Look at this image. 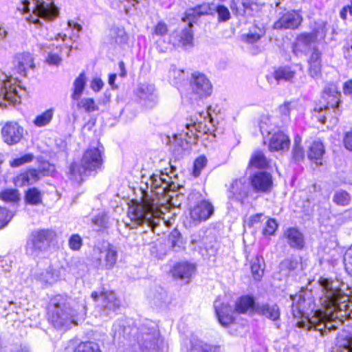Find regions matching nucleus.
Wrapping results in <instances>:
<instances>
[{
    "label": "nucleus",
    "instance_id": "obj_1",
    "mask_svg": "<svg viewBox=\"0 0 352 352\" xmlns=\"http://www.w3.org/2000/svg\"><path fill=\"white\" fill-rule=\"evenodd\" d=\"M318 282L322 292L319 301L322 309L315 311L307 322H299V327L314 328L323 335L324 329H335L344 318H352V303L349 296L342 294V283L338 280L320 278Z\"/></svg>",
    "mask_w": 352,
    "mask_h": 352
},
{
    "label": "nucleus",
    "instance_id": "obj_2",
    "mask_svg": "<svg viewBox=\"0 0 352 352\" xmlns=\"http://www.w3.org/2000/svg\"><path fill=\"white\" fill-rule=\"evenodd\" d=\"M52 303L50 320L56 328H69L72 324L76 325L78 321L83 320L86 315L85 306L71 307L70 303L67 302L63 296H56Z\"/></svg>",
    "mask_w": 352,
    "mask_h": 352
},
{
    "label": "nucleus",
    "instance_id": "obj_3",
    "mask_svg": "<svg viewBox=\"0 0 352 352\" xmlns=\"http://www.w3.org/2000/svg\"><path fill=\"white\" fill-rule=\"evenodd\" d=\"M159 203L153 198H148L145 192L141 203L134 202L129 208V215L138 224L146 223L154 232L160 221L163 220V211L159 208Z\"/></svg>",
    "mask_w": 352,
    "mask_h": 352
},
{
    "label": "nucleus",
    "instance_id": "obj_4",
    "mask_svg": "<svg viewBox=\"0 0 352 352\" xmlns=\"http://www.w3.org/2000/svg\"><path fill=\"white\" fill-rule=\"evenodd\" d=\"M102 164L101 152L96 148H90L84 153L80 163L74 162L70 165L71 179L80 182L88 173L100 168Z\"/></svg>",
    "mask_w": 352,
    "mask_h": 352
},
{
    "label": "nucleus",
    "instance_id": "obj_5",
    "mask_svg": "<svg viewBox=\"0 0 352 352\" xmlns=\"http://www.w3.org/2000/svg\"><path fill=\"white\" fill-rule=\"evenodd\" d=\"M19 10L23 12L32 11L28 20L35 24L39 23L38 18L44 20H52L58 15V10L53 5L52 0H24Z\"/></svg>",
    "mask_w": 352,
    "mask_h": 352
},
{
    "label": "nucleus",
    "instance_id": "obj_6",
    "mask_svg": "<svg viewBox=\"0 0 352 352\" xmlns=\"http://www.w3.org/2000/svg\"><path fill=\"white\" fill-rule=\"evenodd\" d=\"M54 236L55 233L49 230H40L33 232L26 243V254L32 256H38L40 252L47 249Z\"/></svg>",
    "mask_w": 352,
    "mask_h": 352
},
{
    "label": "nucleus",
    "instance_id": "obj_7",
    "mask_svg": "<svg viewBox=\"0 0 352 352\" xmlns=\"http://www.w3.org/2000/svg\"><path fill=\"white\" fill-rule=\"evenodd\" d=\"M16 78L8 76L0 73V107H6V102L16 103L19 102V96Z\"/></svg>",
    "mask_w": 352,
    "mask_h": 352
},
{
    "label": "nucleus",
    "instance_id": "obj_8",
    "mask_svg": "<svg viewBox=\"0 0 352 352\" xmlns=\"http://www.w3.org/2000/svg\"><path fill=\"white\" fill-rule=\"evenodd\" d=\"M212 120L208 112L199 113V118L191 119L190 122L185 125L186 131H183L184 135L188 138L195 135V133L206 134L213 131Z\"/></svg>",
    "mask_w": 352,
    "mask_h": 352
},
{
    "label": "nucleus",
    "instance_id": "obj_9",
    "mask_svg": "<svg viewBox=\"0 0 352 352\" xmlns=\"http://www.w3.org/2000/svg\"><path fill=\"white\" fill-rule=\"evenodd\" d=\"M190 87L192 93L199 98L207 97L212 93V85L206 76L202 74L192 75Z\"/></svg>",
    "mask_w": 352,
    "mask_h": 352
},
{
    "label": "nucleus",
    "instance_id": "obj_10",
    "mask_svg": "<svg viewBox=\"0 0 352 352\" xmlns=\"http://www.w3.org/2000/svg\"><path fill=\"white\" fill-rule=\"evenodd\" d=\"M228 198L231 200L243 203L248 197L249 184L245 178L236 179L228 187Z\"/></svg>",
    "mask_w": 352,
    "mask_h": 352
},
{
    "label": "nucleus",
    "instance_id": "obj_11",
    "mask_svg": "<svg viewBox=\"0 0 352 352\" xmlns=\"http://www.w3.org/2000/svg\"><path fill=\"white\" fill-rule=\"evenodd\" d=\"M309 296L310 294L308 292H300L298 295L291 296L294 317L303 315L309 309L313 311L314 305Z\"/></svg>",
    "mask_w": 352,
    "mask_h": 352
},
{
    "label": "nucleus",
    "instance_id": "obj_12",
    "mask_svg": "<svg viewBox=\"0 0 352 352\" xmlns=\"http://www.w3.org/2000/svg\"><path fill=\"white\" fill-rule=\"evenodd\" d=\"M35 279L43 287H49L57 283L61 278V270L49 266L47 268L37 272Z\"/></svg>",
    "mask_w": 352,
    "mask_h": 352
},
{
    "label": "nucleus",
    "instance_id": "obj_13",
    "mask_svg": "<svg viewBox=\"0 0 352 352\" xmlns=\"http://www.w3.org/2000/svg\"><path fill=\"white\" fill-rule=\"evenodd\" d=\"M214 212L213 206L206 200H202L190 210V218L195 223L206 221Z\"/></svg>",
    "mask_w": 352,
    "mask_h": 352
},
{
    "label": "nucleus",
    "instance_id": "obj_14",
    "mask_svg": "<svg viewBox=\"0 0 352 352\" xmlns=\"http://www.w3.org/2000/svg\"><path fill=\"white\" fill-rule=\"evenodd\" d=\"M13 65L14 74H18L21 76H25L27 71L34 67L33 57L28 52L17 54L14 56Z\"/></svg>",
    "mask_w": 352,
    "mask_h": 352
},
{
    "label": "nucleus",
    "instance_id": "obj_15",
    "mask_svg": "<svg viewBox=\"0 0 352 352\" xmlns=\"http://www.w3.org/2000/svg\"><path fill=\"white\" fill-rule=\"evenodd\" d=\"M170 42L176 47H188L193 45V33L192 27L187 25V27L181 31L174 32L170 37Z\"/></svg>",
    "mask_w": 352,
    "mask_h": 352
},
{
    "label": "nucleus",
    "instance_id": "obj_16",
    "mask_svg": "<svg viewBox=\"0 0 352 352\" xmlns=\"http://www.w3.org/2000/svg\"><path fill=\"white\" fill-rule=\"evenodd\" d=\"M137 96L144 102L145 106L153 107L158 102V97L155 86L150 84H141L137 89Z\"/></svg>",
    "mask_w": 352,
    "mask_h": 352
},
{
    "label": "nucleus",
    "instance_id": "obj_17",
    "mask_svg": "<svg viewBox=\"0 0 352 352\" xmlns=\"http://www.w3.org/2000/svg\"><path fill=\"white\" fill-rule=\"evenodd\" d=\"M91 297L94 301H97L98 298L100 297L102 306L107 311H116L120 307V300L112 291H103L100 294L97 292H93Z\"/></svg>",
    "mask_w": 352,
    "mask_h": 352
},
{
    "label": "nucleus",
    "instance_id": "obj_18",
    "mask_svg": "<svg viewBox=\"0 0 352 352\" xmlns=\"http://www.w3.org/2000/svg\"><path fill=\"white\" fill-rule=\"evenodd\" d=\"M23 129L16 122L6 124L2 129L4 141L8 144L19 142L23 137Z\"/></svg>",
    "mask_w": 352,
    "mask_h": 352
},
{
    "label": "nucleus",
    "instance_id": "obj_19",
    "mask_svg": "<svg viewBox=\"0 0 352 352\" xmlns=\"http://www.w3.org/2000/svg\"><path fill=\"white\" fill-rule=\"evenodd\" d=\"M251 184L256 192H268L272 187V177L269 173L260 172L252 177Z\"/></svg>",
    "mask_w": 352,
    "mask_h": 352
},
{
    "label": "nucleus",
    "instance_id": "obj_20",
    "mask_svg": "<svg viewBox=\"0 0 352 352\" xmlns=\"http://www.w3.org/2000/svg\"><path fill=\"white\" fill-rule=\"evenodd\" d=\"M302 21L301 16L296 12H287L283 14L278 21H277L274 27L275 29L282 28H296Z\"/></svg>",
    "mask_w": 352,
    "mask_h": 352
},
{
    "label": "nucleus",
    "instance_id": "obj_21",
    "mask_svg": "<svg viewBox=\"0 0 352 352\" xmlns=\"http://www.w3.org/2000/svg\"><path fill=\"white\" fill-rule=\"evenodd\" d=\"M99 265L102 269L111 270L115 266L117 258L118 252L116 248L109 245L103 252H100Z\"/></svg>",
    "mask_w": 352,
    "mask_h": 352
},
{
    "label": "nucleus",
    "instance_id": "obj_22",
    "mask_svg": "<svg viewBox=\"0 0 352 352\" xmlns=\"http://www.w3.org/2000/svg\"><path fill=\"white\" fill-rule=\"evenodd\" d=\"M289 138L282 132L275 133L270 138L269 148L271 151H287L289 146Z\"/></svg>",
    "mask_w": 352,
    "mask_h": 352
},
{
    "label": "nucleus",
    "instance_id": "obj_23",
    "mask_svg": "<svg viewBox=\"0 0 352 352\" xmlns=\"http://www.w3.org/2000/svg\"><path fill=\"white\" fill-rule=\"evenodd\" d=\"M214 308L219 322L221 325L226 327L233 321L232 310L227 304L216 301Z\"/></svg>",
    "mask_w": 352,
    "mask_h": 352
},
{
    "label": "nucleus",
    "instance_id": "obj_24",
    "mask_svg": "<svg viewBox=\"0 0 352 352\" xmlns=\"http://www.w3.org/2000/svg\"><path fill=\"white\" fill-rule=\"evenodd\" d=\"M256 313L267 318L276 321L280 318V309L276 304H256Z\"/></svg>",
    "mask_w": 352,
    "mask_h": 352
},
{
    "label": "nucleus",
    "instance_id": "obj_25",
    "mask_svg": "<svg viewBox=\"0 0 352 352\" xmlns=\"http://www.w3.org/2000/svg\"><path fill=\"white\" fill-rule=\"evenodd\" d=\"M256 307L253 297L243 296L236 301L234 311L239 314L252 313L256 312Z\"/></svg>",
    "mask_w": 352,
    "mask_h": 352
},
{
    "label": "nucleus",
    "instance_id": "obj_26",
    "mask_svg": "<svg viewBox=\"0 0 352 352\" xmlns=\"http://www.w3.org/2000/svg\"><path fill=\"white\" fill-rule=\"evenodd\" d=\"M39 179L38 173L34 169L28 170L14 178V184L17 186L31 185Z\"/></svg>",
    "mask_w": 352,
    "mask_h": 352
},
{
    "label": "nucleus",
    "instance_id": "obj_27",
    "mask_svg": "<svg viewBox=\"0 0 352 352\" xmlns=\"http://www.w3.org/2000/svg\"><path fill=\"white\" fill-rule=\"evenodd\" d=\"M287 243L294 248L301 249L304 246L303 234L296 228H289L285 232Z\"/></svg>",
    "mask_w": 352,
    "mask_h": 352
},
{
    "label": "nucleus",
    "instance_id": "obj_28",
    "mask_svg": "<svg viewBox=\"0 0 352 352\" xmlns=\"http://www.w3.org/2000/svg\"><path fill=\"white\" fill-rule=\"evenodd\" d=\"M296 73L294 67L285 65L276 68L273 73V76L278 82H290L294 78Z\"/></svg>",
    "mask_w": 352,
    "mask_h": 352
},
{
    "label": "nucleus",
    "instance_id": "obj_29",
    "mask_svg": "<svg viewBox=\"0 0 352 352\" xmlns=\"http://www.w3.org/2000/svg\"><path fill=\"white\" fill-rule=\"evenodd\" d=\"M335 352H352V336L345 331L337 338Z\"/></svg>",
    "mask_w": 352,
    "mask_h": 352
},
{
    "label": "nucleus",
    "instance_id": "obj_30",
    "mask_svg": "<svg viewBox=\"0 0 352 352\" xmlns=\"http://www.w3.org/2000/svg\"><path fill=\"white\" fill-rule=\"evenodd\" d=\"M162 179L158 175H153L150 177L151 192L153 193L157 199H160V196L166 195L168 192V186L167 184L163 186Z\"/></svg>",
    "mask_w": 352,
    "mask_h": 352
},
{
    "label": "nucleus",
    "instance_id": "obj_31",
    "mask_svg": "<svg viewBox=\"0 0 352 352\" xmlns=\"http://www.w3.org/2000/svg\"><path fill=\"white\" fill-rule=\"evenodd\" d=\"M195 270L194 265L188 263H178L173 270V276L181 279H188L195 272Z\"/></svg>",
    "mask_w": 352,
    "mask_h": 352
},
{
    "label": "nucleus",
    "instance_id": "obj_32",
    "mask_svg": "<svg viewBox=\"0 0 352 352\" xmlns=\"http://www.w3.org/2000/svg\"><path fill=\"white\" fill-rule=\"evenodd\" d=\"M320 53L314 50L312 52L309 63V74L313 78H318L320 74L321 63Z\"/></svg>",
    "mask_w": 352,
    "mask_h": 352
},
{
    "label": "nucleus",
    "instance_id": "obj_33",
    "mask_svg": "<svg viewBox=\"0 0 352 352\" xmlns=\"http://www.w3.org/2000/svg\"><path fill=\"white\" fill-rule=\"evenodd\" d=\"M87 78L84 72L74 80L73 83V93L72 98L74 100H79L86 86Z\"/></svg>",
    "mask_w": 352,
    "mask_h": 352
},
{
    "label": "nucleus",
    "instance_id": "obj_34",
    "mask_svg": "<svg viewBox=\"0 0 352 352\" xmlns=\"http://www.w3.org/2000/svg\"><path fill=\"white\" fill-rule=\"evenodd\" d=\"M324 153V148L323 144L319 141H316L312 143L309 147L308 157L311 160H314L316 163L322 159Z\"/></svg>",
    "mask_w": 352,
    "mask_h": 352
},
{
    "label": "nucleus",
    "instance_id": "obj_35",
    "mask_svg": "<svg viewBox=\"0 0 352 352\" xmlns=\"http://www.w3.org/2000/svg\"><path fill=\"white\" fill-rule=\"evenodd\" d=\"M265 34L263 28L255 27L249 32L242 35V40L247 43L253 44L258 42Z\"/></svg>",
    "mask_w": 352,
    "mask_h": 352
},
{
    "label": "nucleus",
    "instance_id": "obj_36",
    "mask_svg": "<svg viewBox=\"0 0 352 352\" xmlns=\"http://www.w3.org/2000/svg\"><path fill=\"white\" fill-rule=\"evenodd\" d=\"M268 164V162L261 151H255L250 160L249 167L254 168H264Z\"/></svg>",
    "mask_w": 352,
    "mask_h": 352
},
{
    "label": "nucleus",
    "instance_id": "obj_37",
    "mask_svg": "<svg viewBox=\"0 0 352 352\" xmlns=\"http://www.w3.org/2000/svg\"><path fill=\"white\" fill-rule=\"evenodd\" d=\"M54 110L51 108L38 115L34 120V124L38 127L45 126L50 123L54 117Z\"/></svg>",
    "mask_w": 352,
    "mask_h": 352
},
{
    "label": "nucleus",
    "instance_id": "obj_38",
    "mask_svg": "<svg viewBox=\"0 0 352 352\" xmlns=\"http://www.w3.org/2000/svg\"><path fill=\"white\" fill-rule=\"evenodd\" d=\"M263 259L262 257L256 256L253 259L251 264V271L252 276L255 280H259L264 272Z\"/></svg>",
    "mask_w": 352,
    "mask_h": 352
},
{
    "label": "nucleus",
    "instance_id": "obj_39",
    "mask_svg": "<svg viewBox=\"0 0 352 352\" xmlns=\"http://www.w3.org/2000/svg\"><path fill=\"white\" fill-rule=\"evenodd\" d=\"M250 0H232L230 8L233 12L237 14L243 15L245 13L247 10L250 8Z\"/></svg>",
    "mask_w": 352,
    "mask_h": 352
},
{
    "label": "nucleus",
    "instance_id": "obj_40",
    "mask_svg": "<svg viewBox=\"0 0 352 352\" xmlns=\"http://www.w3.org/2000/svg\"><path fill=\"white\" fill-rule=\"evenodd\" d=\"M0 198L6 202L17 203L20 200V194L16 189L8 188L0 193Z\"/></svg>",
    "mask_w": 352,
    "mask_h": 352
},
{
    "label": "nucleus",
    "instance_id": "obj_41",
    "mask_svg": "<svg viewBox=\"0 0 352 352\" xmlns=\"http://www.w3.org/2000/svg\"><path fill=\"white\" fill-rule=\"evenodd\" d=\"M25 201L31 205H38L41 202V192L35 188H30L25 193Z\"/></svg>",
    "mask_w": 352,
    "mask_h": 352
},
{
    "label": "nucleus",
    "instance_id": "obj_42",
    "mask_svg": "<svg viewBox=\"0 0 352 352\" xmlns=\"http://www.w3.org/2000/svg\"><path fill=\"white\" fill-rule=\"evenodd\" d=\"M77 107L80 109H84L86 112H92L98 110V107L95 104L93 98H83L78 100Z\"/></svg>",
    "mask_w": 352,
    "mask_h": 352
},
{
    "label": "nucleus",
    "instance_id": "obj_43",
    "mask_svg": "<svg viewBox=\"0 0 352 352\" xmlns=\"http://www.w3.org/2000/svg\"><path fill=\"white\" fill-rule=\"evenodd\" d=\"M191 352H220L219 348L212 347L201 340H197L192 344Z\"/></svg>",
    "mask_w": 352,
    "mask_h": 352
},
{
    "label": "nucleus",
    "instance_id": "obj_44",
    "mask_svg": "<svg viewBox=\"0 0 352 352\" xmlns=\"http://www.w3.org/2000/svg\"><path fill=\"white\" fill-rule=\"evenodd\" d=\"M168 241L175 251H178L183 248L184 243L181 234L177 230H174L170 233Z\"/></svg>",
    "mask_w": 352,
    "mask_h": 352
},
{
    "label": "nucleus",
    "instance_id": "obj_45",
    "mask_svg": "<svg viewBox=\"0 0 352 352\" xmlns=\"http://www.w3.org/2000/svg\"><path fill=\"white\" fill-rule=\"evenodd\" d=\"M333 201L337 205L346 206L349 204L351 197L346 191L340 190L333 195Z\"/></svg>",
    "mask_w": 352,
    "mask_h": 352
},
{
    "label": "nucleus",
    "instance_id": "obj_46",
    "mask_svg": "<svg viewBox=\"0 0 352 352\" xmlns=\"http://www.w3.org/2000/svg\"><path fill=\"white\" fill-rule=\"evenodd\" d=\"M290 116L297 117L302 114L305 110V105L300 100H292L289 102Z\"/></svg>",
    "mask_w": 352,
    "mask_h": 352
},
{
    "label": "nucleus",
    "instance_id": "obj_47",
    "mask_svg": "<svg viewBox=\"0 0 352 352\" xmlns=\"http://www.w3.org/2000/svg\"><path fill=\"white\" fill-rule=\"evenodd\" d=\"M200 17L196 7L188 9L185 12V16L182 18V20L185 22H188V25L192 27V23L195 22L197 19Z\"/></svg>",
    "mask_w": 352,
    "mask_h": 352
},
{
    "label": "nucleus",
    "instance_id": "obj_48",
    "mask_svg": "<svg viewBox=\"0 0 352 352\" xmlns=\"http://www.w3.org/2000/svg\"><path fill=\"white\" fill-rule=\"evenodd\" d=\"M74 352H101L98 345L94 342H85L80 344Z\"/></svg>",
    "mask_w": 352,
    "mask_h": 352
},
{
    "label": "nucleus",
    "instance_id": "obj_49",
    "mask_svg": "<svg viewBox=\"0 0 352 352\" xmlns=\"http://www.w3.org/2000/svg\"><path fill=\"white\" fill-rule=\"evenodd\" d=\"M316 38L314 34H302L297 38L296 46L309 45L315 42Z\"/></svg>",
    "mask_w": 352,
    "mask_h": 352
},
{
    "label": "nucleus",
    "instance_id": "obj_50",
    "mask_svg": "<svg viewBox=\"0 0 352 352\" xmlns=\"http://www.w3.org/2000/svg\"><path fill=\"white\" fill-rule=\"evenodd\" d=\"M207 164V159L204 156L199 157L194 163V168L192 174L195 177H198L201 170L206 166Z\"/></svg>",
    "mask_w": 352,
    "mask_h": 352
},
{
    "label": "nucleus",
    "instance_id": "obj_51",
    "mask_svg": "<svg viewBox=\"0 0 352 352\" xmlns=\"http://www.w3.org/2000/svg\"><path fill=\"white\" fill-rule=\"evenodd\" d=\"M300 142L301 139L299 137H296L294 140V146L292 153L294 158L297 161L302 160L304 157V151L300 145Z\"/></svg>",
    "mask_w": 352,
    "mask_h": 352
},
{
    "label": "nucleus",
    "instance_id": "obj_52",
    "mask_svg": "<svg viewBox=\"0 0 352 352\" xmlns=\"http://www.w3.org/2000/svg\"><path fill=\"white\" fill-rule=\"evenodd\" d=\"M168 32V25L163 21H159L153 28V36H163Z\"/></svg>",
    "mask_w": 352,
    "mask_h": 352
},
{
    "label": "nucleus",
    "instance_id": "obj_53",
    "mask_svg": "<svg viewBox=\"0 0 352 352\" xmlns=\"http://www.w3.org/2000/svg\"><path fill=\"white\" fill-rule=\"evenodd\" d=\"M33 158L34 156L32 154H25L21 157L10 161V164L12 167H19L24 164L32 162Z\"/></svg>",
    "mask_w": 352,
    "mask_h": 352
},
{
    "label": "nucleus",
    "instance_id": "obj_54",
    "mask_svg": "<svg viewBox=\"0 0 352 352\" xmlns=\"http://www.w3.org/2000/svg\"><path fill=\"white\" fill-rule=\"evenodd\" d=\"M215 10L218 14L219 20L221 21H227L230 18V13L227 7L220 5L216 7Z\"/></svg>",
    "mask_w": 352,
    "mask_h": 352
},
{
    "label": "nucleus",
    "instance_id": "obj_55",
    "mask_svg": "<svg viewBox=\"0 0 352 352\" xmlns=\"http://www.w3.org/2000/svg\"><path fill=\"white\" fill-rule=\"evenodd\" d=\"M13 214L6 209L0 207V229L4 228L12 219Z\"/></svg>",
    "mask_w": 352,
    "mask_h": 352
},
{
    "label": "nucleus",
    "instance_id": "obj_56",
    "mask_svg": "<svg viewBox=\"0 0 352 352\" xmlns=\"http://www.w3.org/2000/svg\"><path fill=\"white\" fill-rule=\"evenodd\" d=\"M344 263L346 271L352 276V245L345 252Z\"/></svg>",
    "mask_w": 352,
    "mask_h": 352
},
{
    "label": "nucleus",
    "instance_id": "obj_57",
    "mask_svg": "<svg viewBox=\"0 0 352 352\" xmlns=\"http://www.w3.org/2000/svg\"><path fill=\"white\" fill-rule=\"evenodd\" d=\"M82 245V241L78 234H73L69 239V246L72 250H79Z\"/></svg>",
    "mask_w": 352,
    "mask_h": 352
},
{
    "label": "nucleus",
    "instance_id": "obj_58",
    "mask_svg": "<svg viewBox=\"0 0 352 352\" xmlns=\"http://www.w3.org/2000/svg\"><path fill=\"white\" fill-rule=\"evenodd\" d=\"M278 228V224L273 219H269L266 223V226L263 230V234L265 236H270L274 234Z\"/></svg>",
    "mask_w": 352,
    "mask_h": 352
},
{
    "label": "nucleus",
    "instance_id": "obj_59",
    "mask_svg": "<svg viewBox=\"0 0 352 352\" xmlns=\"http://www.w3.org/2000/svg\"><path fill=\"white\" fill-rule=\"evenodd\" d=\"M58 52H60V50L58 48V46L56 45V49L53 50V51L50 52L48 57L47 58V62L50 65H57L60 63L61 58L58 55Z\"/></svg>",
    "mask_w": 352,
    "mask_h": 352
},
{
    "label": "nucleus",
    "instance_id": "obj_60",
    "mask_svg": "<svg viewBox=\"0 0 352 352\" xmlns=\"http://www.w3.org/2000/svg\"><path fill=\"white\" fill-rule=\"evenodd\" d=\"M271 125V118L269 116H263L260 121V129L262 133H270V126Z\"/></svg>",
    "mask_w": 352,
    "mask_h": 352
},
{
    "label": "nucleus",
    "instance_id": "obj_61",
    "mask_svg": "<svg viewBox=\"0 0 352 352\" xmlns=\"http://www.w3.org/2000/svg\"><path fill=\"white\" fill-rule=\"evenodd\" d=\"M92 222L94 225L98 227H105L107 223V218L106 214L104 212L99 213L92 219Z\"/></svg>",
    "mask_w": 352,
    "mask_h": 352
},
{
    "label": "nucleus",
    "instance_id": "obj_62",
    "mask_svg": "<svg viewBox=\"0 0 352 352\" xmlns=\"http://www.w3.org/2000/svg\"><path fill=\"white\" fill-rule=\"evenodd\" d=\"M278 111L283 119H287L290 116L289 102H285L278 107Z\"/></svg>",
    "mask_w": 352,
    "mask_h": 352
},
{
    "label": "nucleus",
    "instance_id": "obj_63",
    "mask_svg": "<svg viewBox=\"0 0 352 352\" xmlns=\"http://www.w3.org/2000/svg\"><path fill=\"white\" fill-rule=\"evenodd\" d=\"M196 9L200 16L211 14L212 11L214 10V9L211 8V5L209 3H203L199 5L196 6Z\"/></svg>",
    "mask_w": 352,
    "mask_h": 352
},
{
    "label": "nucleus",
    "instance_id": "obj_64",
    "mask_svg": "<svg viewBox=\"0 0 352 352\" xmlns=\"http://www.w3.org/2000/svg\"><path fill=\"white\" fill-rule=\"evenodd\" d=\"M344 147L352 151V131L346 132L343 140Z\"/></svg>",
    "mask_w": 352,
    "mask_h": 352
}]
</instances>
